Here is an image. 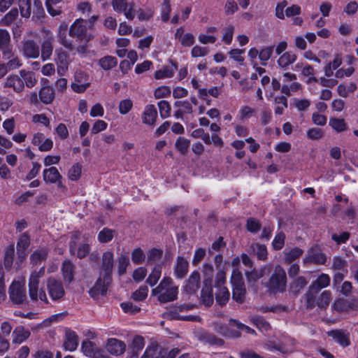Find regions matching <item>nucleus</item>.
Instances as JSON below:
<instances>
[{
    "label": "nucleus",
    "mask_w": 358,
    "mask_h": 358,
    "mask_svg": "<svg viewBox=\"0 0 358 358\" xmlns=\"http://www.w3.org/2000/svg\"><path fill=\"white\" fill-rule=\"evenodd\" d=\"M9 296L12 302L22 304L27 301L26 289L19 282H13L9 287Z\"/></svg>",
    "instance_id": "39448f33"
},
{
    "label": "nucleus",
    "mask_w": 358,
    "mask_h": 358,
    "mask_svg": "<svg viewBox=\"0 0 358 358\" xmlns=\"http://www.w3.org/2000/svg\"><path fill=\"white\" fill-rule=\"evenodd\" d=\"M45 268L41 267L38 271H34L31 273L29 280V287H38L40 278L44 275Z\"/></svg>",
    "instance_id": "a18cd8bd"
},
{
    "label": "nucleus",
    "mask_w": 358,
    "mask_h": 358,
    "mask_svg": "<svg viewBox=\"0 0 358 358\" xmlns=\"http://www.w3.org/2000/svg\"><path fill=\"white\" fill-rule=\"evenodd\" d=\"M222 41L227 44L230 45L234 33V27L233 25H229L222 29Z\"/></svg>",
    "instance_id": "e2e57ef3"
},
{
    "label": "nucleus",
    "mask_w": 358,
    "mask_h": 358,
    "mask_svg": "<svg viewBox=\"0 0 358 358\" xmlns=\"http://www.w3.org/2000/svg\"><path fill=\"white\" fill-rule=\"evenodd\" d=\"M174 106L178 108L174 113V117L177 119H182L185 115L191 114L193 112L191 103L187 100L177 101L174 103Z\"/></svg>",
    "instance_id": "f3484780"
},
{
    "label": "nucleus",
    "mask_w": 358,
    "mask_h": 358,
    "mask_svg": "<svg viewBox=\"0 0 358 358\" xmlns=\"http://www.w3.org/2000/svg\"><path fill=\"white\" fill-rule=\"evenodd\" d=\"M68 25L66 24H62L59 27L57 38L59 42L64 45L66 48L69 50H73V46L71 43L66 39V34H67Z\"/></svg>",
    "instance_id": "c756f323"
},
{
    "label": "nucleus",
    "mask_w": 358,
    "mask_h": 358,
    "mask_svg": "<svg viewBox=\"0 0 358 358\" xmlns=\"http://www.w3.org/2000/svg\"><path fill=\"white\" fill-rule=\"evenodd\" d=\"M113 268V254L112 252H105L102 255L101 270L105 278H110Z\"/></svg>",
    "instance_id": "a211bd4d"
},
{
    "label": "nucleus",
    "mask_w": 358,
    "mask_h": 358,
    "mask_svg": "<svg viewBox=\"0 0 358 358\" xmlns=\"http://www.w3.org/2000/svg\"><path fill=\"white\" fill-rule=\"evenodd\" d=\"M357 87L355 83H350L348 85L340 84L337 87V92L339 96L346 98L350 93H353Z\"/></svg>",
    "instance_id": "58836bf2"
},
{
    "label": "nucleus",
    "mask_w": 358,
    "mask_h": 358,
    "mask_svg": "<svg viewBox=\"0 0 358 358\" xmlns=\"http://www.w3.org/2000/svg\"><path fill=\"white\" fill-rule=\"evenodd\" d=\"M55 61L57 64V72L59 74L63 75L69 65L68 55L60 48L55 50Z\"/></svg>",
    "instance_id": "dca6fc26"
},
{
    "label": "nucleus",
    "mask_w": 358,
    "mask_h": 358,
    "mask_svg": "<svg viewBox=\"0 0 358 358\" xmlns=\"http://www.w3.org/2000/svg\"><path fill=\"white\" fill-rule=\"evenodd\" d=\"M162 275V265L156 264L146 280L151 287L157 284Z\"/></svg>",
    "instance_id": "ea45409f"
},
{
    "label": "nucleus",
    "mask_w": 358,
    "mask_h": 358,
    "mask_svg": "<svg viewBox=\"0 0 358 358\" xmlns=\"http://www.w3.org/2000/svg\"><path fill=\"white\" fill-rule=\"evenodd\" d=\"M246 289L245 285L232 286V298L238 303H243L245 300Z\"/></svg>",
    "instance_id": "f704fd0d"
},
{
    "label": "nucleus",
    "mask_w": 358,
    "mask_h": 358,
    "mask_svg": "<svg viewBox=\"0 0 358 358\" xmlns=\"http://www.w3.org/2000/svg\"><path fill=\"white\" fill-rule=\"evenodd\" d=\"M200 285V274L198 271H193L189 277L187 284L185 285V289L189 293L196 292L199 288Z\"/></svg>",
    "instance_id": "bb28decb"
},
{
    "label": "nucleus",
    "mask_w": 358,
    "mask_h": 358,
    "mask_svg": "<svg viewBox=\"0 0 358 358\" xmlns=\"http://www.w3.org/2000/svg\"><path fill=\"white\" fill-rule=\"evenodd\" d=\"M39 98L44 104L52 103L55 98V92L52 87L50 86L42 87L39 91Z\"/></svg>",
    "instance_id": "2f4dec72"
},
{
    "label": "nucleus",
    "mask_w": 358,
    "mask_h": 358,
    "mask_svg": "<svg viewBox=\"0 0 358 358\" xmlns=\"http://www.w3.org/2000/svg\"><path fill=\"white\" fill-rule=\"evenodd\" d=\"M106 348L109 353L118 356L124 352L126 344L120 340L112 338L108 339Z\"/></svg>",
    "instance_id": "ddd939ff"
},
{
    "label": "nucleus",
    "mask_w": 358,
    "mask_h": 358,
    "mask_svg": "<svg viewBox=\"0 0 358 358\" xmlns=\"http://www.w3.org/2000/svg\"><path fill=\"white\" fill-rule=\"evenodd\" d=\"M273 52V46L264 47L259 51V59L262 62V65L266 64L267 61L271 57Z\"/></svg>",
    "instance_id": "13d9d810"
},
{
    "label": "nucleus",
    "mask_w": 358,
    "mask_h": 358,
    "mask_svg": "<svg viewBox=\"0 0 358 358\" xmlns=\"http://www.w3.org/2000/svg\"><path fill=\"white\" fill-rule=\"evenodd\" d=\"M62 0H47L45 6L48 12L52 16H57L61 13V10L57 6V4L60 3Z\"/></svg>",
    "instance_id": "864d4df0"
},
{
    "label": "nucleus",
    "mask_w": 358,
    "mask_h": 358,
    "mask_svg": "<svg viewBox=\"0 0 358 358\" xmlns=\"http://www.w3.org/2000/svg\"><path fill=\"white\" fill-rule=\"evenodd\" d=\"M48 255V250L45 248H41L36 250L30 256V262L33 264H39L45 261Z\"/></svg>",
    "instance_id": "7c9ffc66"
},
{
    "label": "nucleus",
    "mask_w": 358,
    "mask_h": 358,
    "mask_svg": "<svg viewBox=\"0 0 358 358\" xmlns=\"http://www.w3.org/2000/svg\"><path fill=\"white\" fill-rule=\"evenodd\" d=\"M329 125L337 132H341L346 129V124L343 119L332 117L329 120Z\"/></svg>",
    "instance_id": "052dcab7"
},
{
    "label": "nucleus",
    "mask_w": 358,
    "mask_h": 358,
    "mask_svg": "<svg viewBox=\"0 0 358 358\" xmlns=\"http://www.w3.org/2000/svg\"><path fill=\"white\" fill-rule=\"evenodd\" d=\"M250 322L255 325L260 331H268L271 326L269 323L262 316L253 315L250 318Z\"/></svg>",
    "instance_id": "e433bc0d"
},
{
    "label": "nucleus",
    "mask_w": 358,
    "mask_h": 358,
    "mask_svg": "<svg viewBox=\"0 0 358 358\" xmlns=\"http://www.w3.org/2000/svg\"><path fill=\"white\" fill-rule=\"evenodd\" d=\"M173 280L170 277H164L159 285L152 290L153 295L157 296L158 301L166 303L176 299L178 287L172 285Z\"/></svg>",
    "instance_id": "f257e3e1"
},
{
    "label": "nucleus",
    "mask_w": 358,
    "mask_h": 358,
    "mask_svg": "<svg viewBox=\"0 0 358 358\" xmlns=\"http://www.w3.org/2000/svg\"><path fill=\"white\" fill-rule=\"evenodd\" d=\"M47 289L49 296L55 301L62 299L65 295V290L62 282L54 278L48 279Z\"/></svg>",
    "instance_id": "20e7f679"
},
{
    "label": "nucleus",
    "mask_w": 358,
    "mask_h": 358,
    "mask_svg": "<svg viewBox=\"0 0 358 358\" xmlns=\"http://www.w3.org/2000/svg\"><path fill=\"white\" fill-rule=\"evenodd\" d=\"M327 257L324 254L320 252L317 247H313L308 251L303 259L305 263H314L324 264Z\"/></svg>",
    "instance_id": "9b49d317"
},
{
    "label": "nucleus",
    "mask_w": 358,
    "mask_h": 358,
    "mask_svg": "<svg viewBox=\"0 0 358 358\" xmlns=\"http://www.w3.org/2000/svg\"><path fill=\"white\" fill-rule=\"evenodd\" d=\"M160 116L164 119L170 116L171 114V106L166 101L162 100L157 103Z\"/></svg>",
    "instance_id": "680f3d73"
},
{
    "label": "nucleus",
    "mask_w": 358,
    "mask_h": 358,
    "mask_svg": "<svg viewBox=\"0 0 358 358\" xmlns=\"http://www.w3.org/2000/svg\"><path fill=\"white\" fill-rule=\"evenodd\" d=\"M330 277L329 275L322 273L315 281L312 282L306 294V299L310 304H313V294H317L320 290L328 287L330 284Z\"/></svg>",
    "instance_id": "f03ea898"
},
{
    "label": "nucleus",
    "mask_w": 358,
    "mask_h": 358,
    "mask_svg": "<svg viewBox=\"0 0 358 358\" xmlns=\"http://www.w3.org/2000/svg\"><path fill=\"white\" fill-rule=\"evenodd\" d=\"M4 87H10L17 92L20 93L24 90V81L19 74H12L8 76L3 85Z\"/></svg>",
    "instance_id": "f8f14e48"
},
{
    "label": "nucleus",
    "mask_w": 358,
    "mask_h": 358,
    "mask_svg": "<svg viewBox=\"0 0 358 358\" xmlns=\"http://www.w3.org/2000/svg\"><path fill=\"white\" fill-rule=\"evenodd\" d=\"M10 37L8 31L6 29H0V50L2 52L7 48H11L10 45Z\"/></svg>",
    "instance_id": "de8ad7c7"
},
{
    "label": "nucleus",
    "mask_w": 358,
    "mask_h": 358,
    "mask_svg": "<svg viewBox=\"0 0 358 358\" xmlns=\"http://www.w3.org/2000/svg\"><path fill=\"white\" fill-rule=\"evenodd\" d=\"M201 299L202 303L206 306H210L213 303V289L211 286L207 285L206 283L201 289Z\"/></svg>",
    "instance_id": "473e14b6"
},
{
    "label": "nucleus",
    "mask_w": 358,
    "mask_h": 358,
    "mask_svg": "<svg viewBox=\"0 0 358 358\" xmlns=\"http://www.w3.org/2000/svg\"><path fill=\"white\" fill-rule=\"evenodd\" d=\"M274 103L276 105L275 108V115H282L287 108V99L285 96H275L274 98Z\"/></svg>",
    "instance_id": "37998d69"
},
{
    "label": "nucleus",
    "mask_w": 358,
    "mask_h": 358,
    "mask_svg": "<svg viewBox=\"0 0 358 358\" xmlns=\"http://www.w3.org/2000/svg\"><path fill=\"white\" fill-rule=\"evenodd\" d=\"M2 55L3 59L7 61L5 64L9 71L15 70L22 66V60L14 54L12 48L4 50Z\"/></svg>",
    "instance_id": "1a4fd4ad"
},
{
    "label": "nucleus",
    "mask_w": 358,
    "mask_h": 358,
    "mask_svg": "<svg viewBox=\"0 0 358 358\" xmlns=\"http://www.w3.org/2000/svg\"><path fill=\"white\" fill-rule=\"evenodd\" d=\"M129 264V259L127 255H122L118 258L117 268L118 273L122 275L126 273L127 267Z\"/></svg>",
    "instance_id": "338daca9"
},
{
    "label": "nucleus",
    "mask_w": 358,
    "mask_h": 358,
    "mask_svg": "<svg viewBox=\"0 0 358 358\" xmlns=\"http://www.w3.org/2000/svg\"><path fill=\"white\" fill-rule=\"evenodd\" d=\"M347 266L348 262L345 259L338 256L334 257L332 263V268L334 270L348 273Z\"/></svg>",
    "instance_id": "3c124183"
},
{
    "label": "nucleus",
    "mask_w": 358,
    "mask_h": 358,
    "mask_svg": "<svg viewBox=\"0 0 358 358\" xmlns=\"http://www.w3.org/2000/svg\"><path fill=\"white\" fill-rule=\"evenodd\" d=\"M163 252L162 250L152 248L149 250L148 254V264H153L161 259Z\"/></svg>",
    "instance_id": "69168bd1"
},
{
    "label": "nucleus",
    "mask_w": 358,
    "mask_h": 358,
    "mask_svg": "<svg viewBox=\"0 0 358 358\" xmlns=\"http://www.w3.org/2000/svg\"><path fill=\"white\" fill-rule=\"evenodd\" d=\"M52 50L53 47L50 39L43 41L41 48V58L43 61L50 59L52 54Z\"/></svg>",
    "instance_id": "603ef678"
},
{
    "label": "nucleus",
    "mask_w": 358,
    "mask_h": 358,
    "mask_svg": "<svg viewBox=\"0 0 358 358\" xmlns=\"http://www.w3.org/2000/svg\"><path fill=\"white\" fill-rule=\"evenodd\" d=\"M29 296L31 300L37 301L40 299L41 301L48 303V300L45 292L43 289L38 290V287H29Z\"/></svg>",
    "instance_id": "79ce46f5"
},
{
    "label": "nucleus",
    "mask_w": 358,
    "mask_h": 358,
    "mask_svg": "<svg viewBox=\"0 0 358 358\" xmlns=\"http://www.w3.org/2000/svg\"><path fill=\"white\" fill-rule=\"evenodd\" d=\"M82 166L77 163L73 164L68 171V177L71 180L75 181L79 179L81 175Z\"/></svg>",
    "instance_id": "0e129e2a"
},
{
    "label": "nucleus",
    "mask_w": 358,
    "mask_h": 358,
    "mask_svg": "<svg viewBox=\"0 0 358 358\" xmlns=\"http://www.w3.org/2000/svg\"><path fill=\"white\" fill-rule=\"evenodd\" d=\"M256 110L250 106H242L239 110V118L245 120L256 115Z\"/></svg>",
    "instance_id": "09e8293b"
},
{
    "label": "nucleus",
    "mask_w": 358,
    "mask_h": 358,
    "mask_svg": "<svg viewBox=\"0 0 358 358\" xmlns=\"http://www.w3.org/2000/svg\"><path fill=\"white\" fill-rule=\"evenodd\" d=\"M98 348L96 345L88 340L84 341L81 345V350L88 357H90Z\"/></svg>",
    "instance_id": "5fc2aeb1"
},
{
    "label": "nucleus",
    "mask_w": 358,
    "mask_h": 358,
    "mask_svg": "<svg viewBox=\"0 0 358 358\" xmlns=\"http://www.w3.org/2000/svg\"><path fill=\"white\" fill-rule=\"evenodd\" d=\"M75 266L69 260H65L62 266L64 280L69 284L74 280Z\"/></svg>",
    "instance_id": "cd10ccee"
},
{
    "label": "nucleus",
    "mask_w": 358,
    "mask_h": 358,
    "mask_svg": "<svg viewBox=\"0 0 358 358\" xmlns=\"http://www.w3.org/2000/svg\"><path fill=\"white\" fill-rule=\"evenodd\" d=\"M230 293L228 289L225 287H220L217 293L215 294V299L217 303L223 306L227 304L229 300Z\"/></svg>",
    "instance_id": "4c0bfd02"
},
{
    "label": "nucleus",
    "mask_w": 358,
    "mask_h": 358,
    "mask_svg": "<svg viewBox=\"0 0 358 358\" xmlns=\"http://www.w3.org/2000/svg\"><path fill=\"white\" fill-rule=\"evenodd\" d=\"M22 50L26 57L36 58L39 56V48L33 41H25L23 44Z\"/></svg>",
    "instance_id": "a878e982"
},
{
    "label": "nucleus",
    "mask_w": 358,
    "mask_h": 358,
    "mask_svg": "<svg viewBox=\"0 0 358 358\" xmlns=\"http://www.w3.org/2000/svg\"><path fill=\"white\" fill-rule=\"evenodd\" d=\"M145 259V255L140 248H135L131 252V260L136 265L141 264Z\"/></svg>",
    "instance_id": "bf43d9fd"
},
{
    "label": "nucleus",
    "mask_w": 358,
    "mask_h": 358,
    "mask_svg": "<svg viewBox=\"0 0 358 358\" xmlns=\"http://www.w3.org/2000/svg\"><path fill=\"white\" fill-rule=\"evenodd\" d=\"M215 329L225 337L235 338L241 336V334L238 331L230 329L229 327L222 324H216Z\"/></svg>",
    "instance_id": "72a5a7b5"
},
{
    "label": "nucleus",
    "mask_w": 358,
    "mask_h": 358,
    "mask_svg": "<svg viewBox=\"0 0 358 358\" xmlns=\"http://www.w3.org/2000/svg\"><path fill=\"white\" fill-rule=\"evenodd\" d=\"M31 239L28 232L22 234L17 242V264H22L27 257V250L30 246Z\"/></svg>",
    "instance_id": "423d86ee"
},
{
    "label": "nucleus",
    "mask_w": 358,
    "mask_h": 358,
    "mask_svg": "<svg viewBox=\"0 0 358 358\" xmlns=\"http://www.w3.org/2000/svg\"><path fill=\"white\" fill-rule=\"evenodd\" d=\"M115 231L108 228H103L98 234V241L101 243L110 241L114 236Z\"/></svg>",
    "instance_id": "49530a36"
},
{
    "label": "nucleus",
    "mask_w": 358,
    "mask_h": 358,
    "mask_svg": "<svg viewBox=\"0 0 358 358\" xmlns=\"http://www.w3.org/2000/svg\"><path fill=\"white\" fill-rule=\"evenodd\" d=\"M19 73L24 81V87L31 88L37 83V78L34 72L22 69Z\"/></svg>",
    "instance_id": "c85d7f7f"
},
{
    "label": "nucleus",
    "mask_w": 358,
    "mask_h": 358,
    "mask_svg": "<svg viewBox=\"0 0 358 358\" xmlns=\"http://www.w3.org/2000/svg\"><path fill=\"white\" fill-rule=\"evenodd\" d=\"M317 294H313V304L310 305L306 300L307 307L313 308L317 306L320 308H324L329 305L331 299V294L329 291L325 290L319 296Z\"/></svg>",
    "instance_id": "4468645a"
},
{
    "label": "nucleus",
    "mask_w": 358,
    "mask_h": 358,
    "mask_svg": "<svg viewBox=\"0 0 358 358\" xmlns=\"http://www.w3.org/2000/svg\"><path fill=\"white\" fill-rule=\"evenodd\" d=\"M99 64L103 69L108 71L116 66L117 59L115 57L108 55L101 58L99 61Z\"/></svg>",
    "instance_id": "a19ab883"
},
{
    "label": "nucleus",
    "mask_w": 358,
    "mask_h": 358,
    "mask_svg": "<svg viewBox=\"0 0 358 358\" xmlns=\"http://www.w3.org/2000/svg\"><path fill=\"white\" fill-rule=\"evenodd\" d=\"M303 254V250L299 248H294L290 250H285V259L288 263H291Z\"/></svg>",
    "instance_id": "6e6d98bb"
},
{
    "label": "nucleus",
    "mask_w": 358,
    "mask_h": 358,
    "mask_svg": "<svg viewBox=\"0 0 358 358\" xmlns=\"http://www.w3.org/2000/svg\"><path fill=\"white\" fill-rule=\"evenodd\" d=\"M329 335L343 347H346L350 345V334L346 331L342 330H334L330 331Z\"/></svg>",
    "instance_id": "393cba45"
},
{
    "label": "nucleus",
    "mask_w": 358,
    "mask_h": 358,
    "mask_svg": "<svg viewBox=\"0 0 358 358\" xmlns=\"http://www.w3.org/2000/svg\"><path fill=\"white\" fill-rule=\"evenodd\" d=\"M189 145V140L184 137H179L175 143L176 149L183 155L187 153Z\"/></svg>",
    "instance_id": "8fccbe9b"
},
{
    "label": "nucleus",
    "mask_w": 358,
    "mask_h": 358,
    "mask_svg": "<svg viewBox=\"0 0 358 358\" xmlns=\"http://www.w3.org/2000/svg\"><path fill=\"white\" fill-rule=\"evenodd\" d=\"M189 263L182 257H178L174 266V275L177 278H183L188 271Z\"/></svg>",
    "instance_id": "4be33fe9"
},
{
    "label": "nucleus",
    "mask_w": 358,
    "mask_h": 358,
    "mask_svg": "<svg viewBox=\"0 0 358 358\" xmlns=\"http://www.w3.org/2000/svg\"><path fill=\"white\" fill-rule=\"evenodd\" d=\"M31 143L37 146L41 152L50 151L53 147V141L50 138H45L44 134L40 132L34 134Z\"/></svg>",
    "instance_id": "6e6552de"
},
{
    "label": "nucleus",
    "mask_w": 358,
    "mask_h": 358,
    "mask_svg": "<svg viewBox=\"0 0 358 358\" xmlns=\"http://www.w3.org/2000/svg\"><path fill=\"white\" fill-rule=\"evenodd\" d=\"M265 268L260 269H253L251 271H246L245 276L248 282H256L264 275Z\"/></svg>",
    "instance_id": "4d7b16f0"
},
{
    "label": "nucleus",
    "mask_w": 358,
    "mask_h": 358,
    "mask_svg": "<svg viewBox=\"0 0 358 358\" xmlns=\"http://www.w3.org/2000/svg\"><path fill=\"white\" fill-rule=\"evenodd\" d=\"M157 119V110L152 104L145 106L142 114V121L144 124L154 126Z\"/></svg>",
    "instance_id": "2eb2a0df"
},
{
    "label": "nucleus",
    "mask_w": 358,
    "mask_h": 358,
    "mask_svg": "<svg viewBox=\"0 0 358 358\" xmlns=\"http://www.w3.org/2000/svg\"><path fill=\"white\" fill-rule=\"evenodd\" d=\"M297 59V55L292 52H285L282 53L277 60L278 66L284 70L294 64Z\"/></svg>",
    "instance_id": "aec40b11"
},
{
    "label": "nucleus",
    "mask_w": 358,
    "mask_h": 358,
    "mask_svg": "<svg viewBox=\"0 0 358 358\" xmlns=\"http://www.w3.org/2000/svg\"><path fill=\"white\" fill-rule=\"evenodd\" d=\"M15 255V247L14 244L12 243L6 248L4 252V266L8 270L10 269L14 259Z\"/></svg>",
    "instance_id": "c9c22d12"
},
{
    "label": "nucleus",
    "mask_w": 358,
    "mask_h": 358,
    "mask_svg": "<svg viewBox=\"0 0 358 358\" xmlns=\"http://www.w3.org/2000/svg\"><path fill=\"white\" fill-rule=\"evenodd\" d=\"M252 251L255 253L259 260H265L267 258L268 252L266 245L259 243H254L251 245Z\"/></svg>",
    "instance_id": "c03bdc74"
},
{
    "label": "nucleus",
    "mask_w": 358,
    "mask_h": 358,
    "mask_svg": "<svg viewBox=\"0 0 358 358\" xmlns=\"http://www.w3.org/2000/svg\"><path fill=\"white\" fill-rule=\"evenodd\" d=\"M30 331L23 326H17L12 333V342L15 344H21L30 336Z\"/></svg>",
    "instance_id": "412c9836"
},
{
    "label": "nucleus",
    "mask_w": 358,
    "mask_h": 358,
    "mask_svg": "<svg viewBox=\"0 0 358 358\" xmlns=\"http://www.w3.org/2000/svg\"><path fill=\"white\" fill-rule=\"evenodd\" d=\"M178 66L171 62L169 65L164 66L162 69L155 73V78L157 80L172 78L177 71Z\"/></svg>",
    "instance_id": "b1692460"
},
{
    "label": "nucleus",
    "mask_w": 358,
    "mask_h": 358,
    "mask_svg": "<svg viewBox=\"0 0 358 358\" xmlns=\"http://www.w3.org/2000/svg\"><path fill=\"white\" fill-rule=\"evenodd\" d=\"M43 179L46 183L56 184L58 188H65L62 182V176L55 166H50L43 171Z\"/></svg>",
    "instance_id": "0eeeda50"
},
{
    "label": "nucleus",
    "mask_w": 358,
    "mask_h": 358,
    "mask_svg": "<svg viewBox=\"0 0 358 358\" xmlns=\"http://www.w3.org/2000/svg\"><path fill=\"white\" fill-rule=\"evenodd\" d=\"M78 345V338L76 332L71 330L66 331L64 347L66 350L74 351Z\"/></svg>",
    "instance_id": "5701e85b"
},
{
    "label": "nucleus",
    "mask_w": 358,
    "mask_h": 358,
    "mask_svg": "<svg viewBox=\"0 0 358 358\" xmlns=\"http://www.w3.org/2000/svg\"><path fill=\"white\" fill-rule=\"evenodd\" d=\"M103 280L101 278H99L96 282L95 285L90 289L89 293L93 298L97 297L99 295H104L107 292V284L110 278H105L103 276Z\"/></svg>",
    "instance_id": "6ab92c4d"
},
{
    "label": "nucleus",
    "mask_w": 358,
    "mask_h": 358,
    "mask_svg": "<svg viewBox=\"0 0 358 358\" xmlns=\"http://www.w3.org/2000/svg\"><path fill=\"white\" fill-rule=\"evenodd\" d=\"M285 235L282 232L278 233L272 242L273 250H278L283 248L285 245Z\"/></svg>",
    "instance_id": "774afa93"
},
{
    "label": "nucleus",
    "mask_w": 358,
    "mask_h": 358,
    "mask_svg": "<svg viewBox=\"0 0 358 358\" xmlns=\"http://www.w3.org/2000/svg\"><path fill=\"white\" fill-rule=\"evenodd\" d=\"M69 34L71 36L79 38H86L87 34V21L83 19L76 20L71 26Z\"/></svg>",
    "instance_id": "9d476101"
},
{
    "label": "nucleus",
    "mask_w": 358,
    "mask_h": 358,
    "mask_svg": "<svg viewBox=\"0 0 358 358\" xmlns=\"http://www.w3.org/2000/svg\"><path fill=\"white\" fill-rule=\"evenodd\" d=\"M286 285V273L284 269L277 266L269 280V287L275 292H283Z\"/></svg>",
    "instance_id": "7ed1b4c3"
}]
</instances>
